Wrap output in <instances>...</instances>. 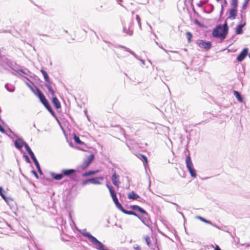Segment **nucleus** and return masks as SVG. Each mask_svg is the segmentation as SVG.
I'll return each instance as SVG.
<instances>
[{"mask_svg":"<svg viewBox=\"0 0 250 250\" xmlns=\"http://www.w3.org/2000/svg\"><path fill=\"white\" fill-rule=\"evenodd\" d=\"M229 32V26L226 21L224 24H219L213 29L212 36L215 38H219L222 41H223Z\"/></svg>","mask_w":250,"mask_h":250,"instance_id":"obj_1","label":"nucleus"},{"mask_svg":"<svg viewBox=\"0 0 250 250\" xmlns=\"http://www.w3.org/2000/svg\"><path fill=\"white\" fill-rule=\"evenodd\" d=\"M30 25L35 31L43 30L46 28L47 21L41 18H34L31 20Z\"/></svg>","mask_w":250,"mask_h":250,"instance_id":"obj_2","label":"nucleus"},{"mask_svg":"<svg viewBox=\"0 0 250 250\" xmlns=\"http://www.w3.org/2000/svg\"><path fill=\"white\" fill-rule=\"evenodd\" d=\"M78 171H79L77 169L73 168L62 169L61 170L63 178L66 177L74 182L79 181V176L77 174Z\"/></svg>","mask_w":250,"mask_h":250,"instance_id":"obj_3","label":"nucleus"},{"mask_svg":"<svg viewBox=\"0 0 250 250\" xmlns=\"http://www.w3.org/2000/svg\"><path fill=\"white\" fill-rule=\"evenodd\" d=\"M87 237L88 240L92 244L94 248L97 250H108L106 249L105 246L100 241H99L96 237L93 235H85Z\"/></svg>","mask_w":250,"mask_h":250,"instance_id":"obj_4","label":"nucleus"},{"mask_svg":"<svg viewBox=\"0 0 250 250\" xmlns=\"http://www.w3.org/2000/svg\"><path fill=\"white\" fill-rule=\"evenodd\" d=\"M6 192V191L3 189L2 187H0V196L9 206L11 209L16 208V203L12 198L5 196V194Z\"/></svg>","mask_w":250,"mask_h":250,"instance_id":"obj_5","label":"nucleus"},{"mask_svg":"<svg viewBox=\"0 0 250 250\" xmlns=\"http://www.w3.org/2000/svg\"><path fill=\"white\" fill-rule=\"evenodd\" d=\"M186 167L190 176L193 178H195L197 176L196 171L194 168L193 165L189 155L186 156Z\"/></svg>","mask_w":250,"mask_h":250,"instance_id":"obj_6","label":"nucleus"},{"mask_svg":"<svg viewBox=\"0 0 250 250\" xmlns=\"http://www.w3.org/2000/svg\"><path fill=\"white\" fill-rule=\"evenodd\" d=\"M9 132L13 134V135L16 138H18L14 142V146L15 147L19 150L22 149L23 146H24V148H25V145H28V144L25 142L21 138L19 137L18 136L10 129H9Z\"/></svg>","mask_w":250,"mask_h":250,"instance_id":"obj_7","label":"nucleus"},{"mask_svg":"<svg viewBox=\"0 0 250 250\" xmlns=\"http://www.w3.org/2000/svg\"><path fill=\"white\" fill-rule=\"evenodd\" d=\"M40 101L41 102V103L43 105V106L45 107V108L49 112L51 115L53 117H54L58 122H59L55 112L53 110L49 101L46 98L45 96H43V98H42V99H41Z\"/></svg>","mask_w":250,"mask_h":250,"instance_id":"obj_8","label":"nucleus"},{"mask_svg":"<svg viewBox=\"0 0 250 250\" xmlns=\"http://www.w3.org/2000/svg\"><path fill=\"white\" fill-rule=\"evenodd\" d=\"M40 101L41 102V103L43 105V106L45 107V108L49 112L51 115L53 117H54L58 122H59L55 112L53 110L49 101L46 98L45 96H43V98H42V99H41Z\"/></svg>","mask_w":250,"mask_h":250,"instance_id":"obj_9","label":"nucleus"},{"mask_svg":"<svg viewBox=\"0 0 250 250\" xmlns=\"http://www.w3.org/2000/svg\"><path fill=\"white\" fill-rule=\"evenodd\" d=\"M104 177L103 176L95 177L90 179H87L83 180L81 183L83 186L86 185L89 183L95 184V185H101L102 183L100 181V180H103Z\"/></svg>","mask_w":250,"mask_h":250,"instance_id":"obj_10","label":"nucleus"},{"mask_svg":"<svg viewBox=\"0 0 250 250\" xmlns=\"http://www.w3.org/2000/svg\"><path fill=\"white\" fill-rule=\"evenodd\" d=\"M196 43L200 47L205 49L206 50H209L212 46V44L210 42L203 40H198L196 42Z\"/></svg>","mask_w":250,"mask_h":250,"instance_id":"obj_11","label":"nucleus"},{"mask_svg":"<svg viewBox=\"0 0 250 250\" xmlns=\"http://www.w3.org/2000/svg\"><path fill=\"white\" fill-rule=\"evenodd\" d=\"M249 53L248 48H244L241 52L238 55L236 60L239 62H242L248 56Z\"/></svg>","mask_w":250,"mask_h":250,"instance_id":"obj_12","label":"nucleus"},{"mask_svg":"<svg viewBox=\"0 0 250 250\" xmlns=\"http://www.w3.org/2000/svg\"><path fill=\"white\" fill-rule=\"evenodd\" d=\"M152 240H151L149 235H146L145 237V241L146 244L148 245V246L151 249H154L153 246H155L157 243L156 239L154 238L153 235H151Z\"/></svg>","mask_w":250,"mask_h":250,"instance_id":"obj_13","label":"nucleus"},{"mask_svg":"<svg viewBox=\"0 0 250 250\" xmlns=\"http://www.w3.org/2000/svg\"><path fill=\"white\" fill-rule=\"evenodd\" d=\"M111 171L113 173V174L111 176V180L112 183L114 186L119 188V184L120 183L119 180V175L116 173V170L114 168H112Z\"/></svg>","mask_w":250,"mask_h":250,"instance_id":"obj_14","label":"nucleus"},{"mask_svg":"<svg viewBox=\"0 0 250 250\" xmlns=\"http://www.w3.org/2000/svg\"><path fill=\"white\" fill-rule=\"evenodd\" d=\"M25 149L26 150V151L27 152L28 154L30 155V156L31 157L32 160H33L34 164H37L38 163H39V162L38 161L34 153H33V152L32 151V149H31V148L30 147V146H29L28 145H25Z\"/></svg>","mask_w":250,"mask_h":250,"instance_id":"obj_15","label":"nucleus"},{"mask_svg":"<svg viewBox=\"0 0 250 250\" xmlns=\"http://www.w3.org/2000/svg\"><path fill=\"white\" fill-rule=\"evenodd\" d=\"M129 208L133 210H136L139 211V212L143 214L144 215H147V212L142 208L140 207V206L136 205H130L129 206Z\"/></svg>","mask_w":250,"mask_h":250,"instance_id":"obj_16","label":"nucleus"},{"mask_svg":"<svg viewBox=\"0 0 250 250\" xmlns=\"http://www.w3.org/2000/svg\"><path fill=\"white\" fill-rule=\"evenodd\" d=\"M237 15V8H231L229 11V16L227 19L233 20L236 19Z\"/></svg>","mask_w":250,"mask_h":250,"instance_id":"obj_17","label":"nucleus"},{"mask_svg":"<svg viewBox=\"0 0 250 250\" xmlns=\"http://www.w3.org/2000/svg\"><path fill=\"white\" fill-rule=\"evenodd\" d=\"M246 22L245 21L243 23H241L237 25L235 27V33L237 35H240L243 33V28L246 25Z\"/></svg>","mask_w":250,"mask_h":250,"instance_id":"obj_18","label":"nucleus"},{"mask_svg":"<svg viewBox=\"0 0 250 250\" xmlns=\"http://www.w3.org/2000/svg\"><path fill=\"white\" fill-rule=\"evenodd\" d=\"M50 175L53 179L56 181H60L63 178V175L61 171V173L51 172Z\"/></svg>","mask_w":250,"mask_h":250,"instance_id":"obj_19","label":"nucleus"},{"mask_svg":"<svg viewBox=\"0 0 250 250\" xmlns=\"http://www.w3.org/2000/svg\"><path fill=\"white\" fill-rule=\"evenodd\" d=\"M214 7L212 4L208 3L204 7H203V11L207 14H210L214 10Z\"/></svg>","mask_w":250,"mask_h":250,"instance_id":"obj_20","label":"nucleus"},{"mask_svg":"<svg viewBox=\"0 0 250 250\" xmlns=\"http://www.w3.org/2000/svg\"><path fill=\"white\" fill-rule=\"evenodd\" d=\"M138 158L143 162L144 167L146 168L148 167V159L147 157L143 154L139 153Z\"/></svg>","mask_w":250,"mask_h":250,"instance_id":"obj_21","label":"nucleus"},{"mask_svg":"<svg viewBox=\"0 0 250 250\" xmlns=\"http://www.w3.org/2000/svg\"><path fill=\"white\" fill-rule=\"evenodd\" d=\"M114 47L116 48H121L124 49L125 51L129 52L131 55H132L135 58L138 59L137 55L129 48L121 45H114Z\"/></svg>","mask_w":250,"mask_h":250,"instance_id":"obj_22","label":"nucleus"},{"mask_svg":"<svg viewBox=\"0 0 250 250\" xmlns=\"http://www.w3.org/2000/svg\"><path fill=\"white\" fill-rule=\"evenodd\" d=\"M114 47L116 48H121L124 49L125 51L129 52L131 55H132L135 58L138 59L137 55L129 48L121 45H114Z\"/></svg>","mask_w":250,"mask_h":250,"instance_id":"obj_23","label":"nucleus"},{"mask_svg":"<svg viewBox=\"0 0 250 250\" xmlns=\"http://www.w3.org/2000/svg\"><path fill=\"white\" fill-rule=\"evenodd\" d=\"M51 102L56 109H58L61 108V103L56 96L52 98Z\"/></svg>","mask_w":250,"mask_h":250,"instance_id":"obj_24","label":"nucleus"},{"mask_svg":"<svg viewBox=\"0 0 250 250\" xmlns=\"http://www.w3.org/2000/svg\"><path fill=\"white\" fill-rule=\"evenodd\" d=\"M221 229L224 231L228 232L229 234H232V233H234V234H235V229L232 226H224L222 227V228Z\"/></svg>","mask_w":250,"mask_h":250,"instance_id":"obj_25","label":"nucleus"},{"mask_svg":"<svg viewBox=\"0 0 250 250\" xmlns=\"http://www.w3.org/2000/svg\"><path fill=\"white\" fill-rule=\"evenodd\" d=\"M32 92L37 97H38L40 100L42 99V98H43V96H45L44 94L39 88H36L34 90V91Z\"/></svg>","mask_w":250,"mask_h":250,"instance_id":"obj_26","label":"nucleus"},{"mask_svg":"<svg viewBox=\"0 0 250 250\" xmlns=\"http://www.w3.org/2000/svg\"><path fill=\"white\" fill-rule=\"evenodd\" d=\"M127 198L129 199L135 200H137L138 198H140V196L135 192L132 191L128 194Z\"/></svg>","mask_w":250,"mask_h":250,"instance_id":"obj_27","label":"nucleus"},{"mask_svg":"<svg viewBox=\"0 0 250 250\" xmlns=\"http://www.w3.org/2000/svg\"><path fill=\"white\" fill-rule=\"evenodd\" d=\"M233 93L234 96L237 99L238 101H239L240 103L243 102V101H244L243 97H242V95L241 94V93L239 92L236 91V90H234L233 91Z\"/></svg>","mask_w":250,"mask_h":250,"instance_id":"obj_28","label":"nucleus"},{"mask_svg":"<svg viewBox=\"0 0 250 250\" xmlns=\"http://www.w3.org/2000/svg\"><path fill=\"white\" fill-rule=\"evenodd\" d=\"M99 172V170H89L87 171H85V172L83 173L82 174V176L83 177H87L90 175H94Z\"/></svg>","mask_w":250,"mask_h":250,"instance_id":"obj_29","label":"nucleus"},{"mask_svg":"<svg viewBox=\"0 0 250 250\" xmlns=\"http://www.w3.org/2000/svg\"><path fill=\"white\" fill-rule=\"evenodd\" d=\"M122 212L125 214L134 215L141 219V217L137 213L133 211V210H127L124 208Z\"/></svg>","mask_w":250,"mask_h":250,"instance_id":"obj_30","label":"nucleus"},{"mask_svg":"<svg viewBox=\"0 0 250 250\" xmlns=\"http://www.w3.org/2000/svg\"><path fill=\"white\" fill-rule=\"evenodd\" d=\"M5 88L10 92H13L15 89L14 85L9 83H6L5 84Z\"/></svg>","mask_w":250,"mask_h":250,"instance_id":"obj_31","label":"nucleus"},{"mask_svg":"<svg viewBox=\"0 0 250 250\" xmlns=\"http://www.w3.org/2000/svg\"><path fill=\"white\" fill-rule=\"evenodd\" d=\"M90 165V163H89V162H87L86 160H84L83 164L79 166L78 167V168H80V169H81L82 170H84L85 169H86L89 165Z\"/></svg>","mask_w":250,"mask_h":250,"instance_id":"obj_32","label":"nucleus"},{"mask_svg":"<svg viewBox=\"0 0 250 250\" xmlns=\"http://www.w3.org/2000/svg\"><path fill=\"white\" fill-rule=\"evenodd\" d=\"M74 140L76 144L79 145H84V143L81 141L79 136H78L75 133H74Z\"/></svg>","mask_w":250,"mask_h":250,"instance_id":"obj_33","label":"nucleus"},{"mask_svg":"<svg viewBox=\"0 0 250 250\" xmlns=\"http://www.w3.org/2000/svg\"><path fill=\"white\" fill-rule=\"evenodd\" d=\"M45 86L47 88L49 92L51 93V94L52 96H54L55 94V92L53 90L52 85H51V83H45Z\"/></svg>","mask_w":250,"mask_h":250,"instance_id":"obj_34","label":"nucleus"},{"mask_svg":"<svg viewBox=\"0 0 250 250\" xmlns=\"http://www.w3.org/2000/svg\"><path fill=\"white\" fill-rule=\"evenodd\" d=\"M188 0V3L190 4V6L192 8V11L193 12L194 14L196 15L198 17H199V13L196 11L194 7L193 3V0Z\"/></svg>","mask_w":250,"mask_h":250,"instance_id":"obj_35","label":"nucleus"},{"mask_svg":"<svg viewBox=\"0 0 250 250\" xmlns=\"http://www.w3.org/2000/svg\"><path fill=\"white\" fill-rule=\"evenodd\" d=\"M123 32L129 36H132L133 33V31L132 30H130L129 28L127 29L125 26L123 27Z\"/></svg>","mask_w":250,"mask_h":250,"instance_id":"obj_36","label":"nucleus"},{"mask_svg":"<svg viewBox=\"0 0 250 250\" xmlns=\"http://www.w3.org/2000/svg\"><path fill=\"white\" fill-rule=\"evenodd\" d=\"M196 218L200 219V220H201L202 221L204 222H205L207 224H210L211 225H213L212 223H211V221H210L209 220H207L206 218L202 217V216H196Z\"/></svg>","mask_w":250,"mask_h":250,"instance_id":"obj_37","label":"nucleus"},{"mask_svg":"<svg viewBox=\"0 0 250 250\" xmlns=\"http://www.w3.org/2000/svg\"><path fill=\"white\" fill-rule=\"evenodd\" d=\"M95 158V155L93 153L90 154V155L88 157L87 159L86 160L87 162H89V163H91L93 161V160Z\"/></svg>","mask_w":250,"mask_h":250,"instance_id":"obj_38","label":"nucleus"},{"mask_svg":"<svg viewBox=\"0 0 250 250\" xmlns=\"http://www.w3.org/2000/svg\"><path fill=\"white\" fill-rule=\"evenodd\" d=\"M231 8H237L238 7V0H231Z\"/></svg>","mask_w":250,"mask_h":250,"instance_id":"obj_39","label":"nucleus"},{"mask_svg":"<svg viewBox=\"0 0 250 250\" xmlns=\"http://www.w3.org/2000/svg\"><path fill=\"white\" fill-rule=\"evenodd\" d=\"M65 238L63 237H61V239L62 241L64 242H68L70 241L72 238L71 235H65Z\"/></svg>","mask_w":250,"mask_h":250,"instance_id":"obj_40","label":"nucleus"},{"mask_svg":"<svg viewBox=\"0 0 250 250\" xmlns=\"http://www.w3.org/2000/svg\"><path fill=\"white\" fill-rule=\"evenodd\" d=\"M36 167V168L38 171V172L39 173V174L40 175H43V172L41 169V167H40V165L39 164V163H38L37 164H35Z\"/></svg>","mask_w":250,"mask_h":250,"instance_id":"obj_41","label":"nucleus"},{"mask_svg":"<svg viewBox=\"0 0 250 250\" xmlns=\"http://www.w3.org/2000/svg\"><path fill=\"white\" fill-rule=\"evenodd\" d=\"M36 167V168L38 171V172L39 173V174L40 175H43V172L41 169V167H40V165L39 164V163H38L37 164H35Z\"/></svg>","mask_w":250,"mask_h":250,"instance_id":"obj_42","label":"nucleus"},{"mask_svg":"<svg viewBox=\"0 0 250 250\" xmlns=\"http://www.w3.org/2000/svg\"><path fill=\"white\" fill-rule=\"evenodd\" d=\"M116 207L122 212L123 211L124 208L122 205V204L119 202H117V203L115 204Z\"/></svg>","mask_w":250,"mask_h":250,"instance_id":"obj_43","label":"nucleus"},{"mask_svg":"<svg viewBox=\"0 0 250 250\" xmlns=\"http://www.w3.org/2000/svg\"><path fill=\"white\" fill-rule=\"evenodd\" d=\"M187 37L188 38V42H190L191 41V38L192 37V34L190 32H187L186 33Z\"/></svg>","mask_w":250,"mask_h":250,"instance_id":"obj_44","label":"nucleus"},{"mask_svg":"<svg viewBox=\"0 0 250 250\" xmlns=\"http://www.w3.org/2000/svg\"><path fill=\"white\" fill-rule=\"evenodd\" d=\"M43 78H44V80L45 82V83H51V81L50 80V79L48 76V74H46L44 76H43Z\"/></svg>","mask_w":250,"mask_h":250,"instance_id":"obj_45","label":"nucleus"},{"mask_svg":"<svg viewBox=\"0 0 250 250\" xmlns=\"http://www.w3.org/2000/svg\"><path fill=\"white\" fill-rule=\"evenodd\" d=\"M23 157L25 159V161L27 163H31V162L30 161V158H29V157L26 154V153L25 152L23 153Z\"/></svg>","mask_w":250,"mask_h":250,"instance_id":"obj_46","label":"nucleus"},{"mask_svg":"<svg viewBox=\"0 0 250 250\" xmlns=\"http://www.w3.org/2000/svg\"><path fill=\"white\" fill-rule=\"evenodd\" d=\"M194 23L198 25L200 27H203L204 26V24L203 23H202L198 20L197 19H194Z\"/></svg>","mask_w":250,"mask_h":250,"instance_id":"obj_47","label":"nucleus"},{"mask_svg":"<svg viewBox=\"0 0 250 250\" xmlns=\"http://www.w3.org/2000/svg\"><path fill=\"white\" fill-rule=\"evenodd\" d=\"M173 204L175 206H176L177 211L179 212V213H180V214L182 215V216H183V218H184L185 217H184V214L182 212H180L179 211V209H181V207L176 203H173Z\"/></svg>","mask_w":250,"mask_h":250,"instance_id":"obj_48","label":"nucleus"},{"mask_svg":"<svg viewBox=\"0 0 250 250\" xmlns=\"http://www.w3.org/2000/svg\"><path fill=\"white\" fill-rule=\"evenodd\" d=\"M136 20L138 22L140 28H141V19L138 15H136Z\"/></svg>","mask_w":250,"mask_h":250,"instance_id":"obj_49","label":"nucleus"},{"mask_svg":"<svg viewBox=\"0 0 250 250\" xmlns=\"http://www.w3.org/2000/svg\"><path fill=\"white\" fill-rule=\"evenodd\" d=\"M207 1H200L199 2L197 3V5L198 7H202L203 8V4L206 3Z\"/></svg>","mask_w":250,"mask_h":250,"instance_id":"obj_50","label":"nucleus"},{"mask_svg":"<svg viewBox=\"0 0 250 250\" xmlns=\"http://www.w3.org/2000/svg\"><path fill=\"white\" fill-rule=\"evenodd\" d=\"M80 232H81V234H91L89 232L86 231V229L80 230Z\"/></svg>","mask_w":250,"mask_h":250,"instance_id":"obj_51","label":"nucleus"},{"mask_svg":"<svg viewBox=\"0 0 250 250\" xmlns=\"http://www.w3.org/2000/svg\"><path fill=\"white\" fill-rule=\"evenodd\" d=\"M249 1V0H244V1L243 2V5H242V8L243 9H245L246 8L247 5L248 4Z\"/></svg>","mask_w":250,"mask_h":250,"instance_id":"obj_52","label":"nucleus"},{"mask_svg":"<svg viewBox=\"0 0 250 250\" xmlns=\"http://www.w3.org/2000/svg\"><path fill=\"white\" fill-rule=\"evenodd\" d=\"M31 173L34 175V176L37 179H38L39 178L38 173L35 170H32L31 171Z\"/></svg>","mask_w":250,"mask_h":250,"instance_id":"obj_53","label":"nucleus"},{"mask_svg":"<svg viewBox=\"0 0 250 250\" xmlns=\"http://www.w3.org/2000/svg\"><path fill=\"white\" fill-rule=\"evenodd\" d=\"M15 71L17 73H19L20 72H21V73H22V74H23L24 75H28L27 73L25 71H24L22 69H18L17 70H15Z\"/></svg>","mask_w":250,"mask_h":250,"instance_id":"obj_54","label":"nucleus"},{"mask_svg":"<svg viewBox=\"0 0 250 250\" xmlns=\"http://www.w3.org/2000/svg\"><path fill=\"white\" fill-rule=\"evenodd\" d=\"M25 84H26V85L30 89V90L32 91H34V90L35 89L29 83H28V82H26L25 83Z\"/></svg>","mask_w":250,"mask_h":250,"instance_id":"obj_55","label":"nucleus"},{"mask_svg":"<svg viewBox=\"0 0 250 250\" xmlns=\"http://www.w3.org/2000/svg\"><path fill=\"white\" fill-rule=\"evenodd\" d=\"M110 195H111L112 198H114V197L117 196L116 192L115 190L113 191L110 192Z\"/></svg>","mask_w":250,"mask_h":250,"instance_id":"obj_56","label":"nucleus"},{"mask_svg":"<svg viewBox=\"0 0 250 250\" xmlns=\"http://www.w3.org/2000/svg\"><path fill=\"white\" fill-rule=\"evenodd\" d=\"M133 248L135 250H141V247L138 245H134Z\"/></svg>","mask_w":250,"mask_h":250,"instance_id":"obj_57","label":"nucleus"},{"mask_svg":"<svg viewBox=\"0 0 250 250\" xmlns=\"http://www.w3.org/2000/svg\"><path fill=\"white\" fill-rule=\"evenodd\" d=\"M112 200H113V201L114 202V204L115 203H117V202H119L118 201V198H117V196H116V197H114V198H112Z\"/></svg>","mask_w":250,"mask_h":250,"instance_id":"obj_58","label":"nucleus"},{"mask_svg":"<svg viewBox=\"0 0 250 250\" xmlns=\"http://www.w3.org/2000/svg\"><path fill=\"white\" fill-rule=\"evenodd\" d=\"M41 72L42 73V74L43 76H44L45 75H46V74H48L46 72V71H45L44 69H41Z\"/></svg>","mask_w":250,"mask_h":250,"instance_id":"obj_59","label":"nucleus"},{"mask_svg":"<svg viewBox=\"0 0 250 250\" xmlns=\"http://www.w3.org/2000/svg\"><path fill=\"white\" fill-rule=\"evenodd\" d=\"M223 4H221V11H220V16H222V15H223Z\"/></svg>","mask_w":250,"mask_h":250,"instance_id":"obj_60","label":"nucleus"},{"mask_svg":"<svg viewBox=\"0 0 250 250\" xmlns=\"http://www.w3.org/2000/svg\"><path fill=\"white\" fill-rule=\"evenodd\" d=\"M0 132L1 133H5V130L3 128V127L1 126V125L0 124Z\"/></svg>","mask_w":250,"mask_h":250,"instance_id":"obj_61","label":"nucleus"},{"mask_svg":"<svg viewBox=\"0 0 250 250\" xmlns=\"http://www.w3.org/2000/svg\"><path fill=\"white\" fill-rule=\"evenodd\" d=\"M158 46H159L160 48L162 49H163L165 52H167V50L166 49H165V48H163V46H162V45H161V44H159V45H158Z\"/></svg>","mask_w":250,"mask_h":250,"instance_id":"obj_62","label":"nucleus"},{"mask_svg":"<svg viewBox=\"0 0 250 250\" xmlns=\"http://www.w3.org/2000/svg\"><path fill=\"white\" fill-rule=\"evenodd\" d=\"M116 127H120V129H121V132L123 134H124L125 133V131H124V129H123L122 127H121V126L119 125H118L116 126Z\"/></svg>","mask_w":250,"mask_h":250,"instance_id":"obj_63","label":"nucleus"},{"mask_svg":"<svg viewBox=\"0 0 250 250\" xmlns=\"http://www.w3.org/2000/svg\"><path fill=\"white\" fill-rule=\"evenodd\" d=\"M214 250H221V249L217 245H216L214 248Z\"/></svg>","mask_w":250,"mask_h":250,"instance_id":"obj_64","label":"nucleus"}]
</instances>
